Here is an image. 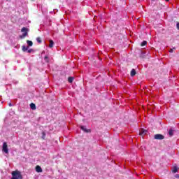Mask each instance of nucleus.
I'll list each match as a JSON object with an SVG mask.
<instances>
[{
	"label": "nucleus",
	"instance_id": "1",
	"mask_svg": "<svg viewBox=\"0 0 179 179\" xmlns=\"http://www.w3.org/2000/svg\"><path fill=\"white\" fill-rule=\"evenodd\" d=\"M12 176H13V177L11 178V179H22V178H23V177L22 176V174L20 173V171H13Z\"/></svg>",
	"mask_w": 179,
	"mask_h": 179
},
{
	"label": "nucleus",
	"instance_id": "2",
	"mask_svg": "<svg viewBox=\"0 0 179 179\" xmlns=\"http://www.w3.org/2000/svg\"><path fill=\"white\" fill-rule=\"evenodd\" d=\"M21 31L23 34L20 37V38H24V37H26L27 36V33L29 31V29H27L26 27H23V28H22Z\"/></svg>",
	"mask_w": 179,
	"mask_h": 179
},
{
	"label": "nucleus",
	"instance_id": "3",
	"mask_svg": "<svg viewBox=\"0 0 179 179\" xmlns=\"http://www.w3.org/2000/svg\"><path fill=\"white\" fill-rule=\"evenodd\" d=\"M2 152H4V153L6 154L9 153V150L8 149V143H6V142L3 143Z\"/></svg>",
	"mask_w": 179,
	"mask_h": 179
},
{
	"label": "nucleus",
	"instance_id": "4",
	"mask_svg": "<svg viewBox=\"0 0 179 179\" xmlns=\"http://www.w3.org/2000/svg\"><path fill=\"white\" fill-rule=\"evenodd\" d=\"M164 138V136L162 134H155V139L162 141Z\"/></svg>",
	"mask_w": 179,
	"mask_h": 179
},
{
	"label": "nucleus",
	"instance_id": "5",
	"mask_svg": "<svg viewBox=\"0 0 179 179\" xmlns=\"http://www.w3.org/2000/svg\"><path fill=\"white\" fill-rule=\"evenodd\" d=\"M36 171L37 173H43V169H41V166H36Z\"/></svg>",
	"mask_w": 179,
	"mask_h": 179
},
{
	"label": "nucleus",
	"instance_id": "6",
	"mask_svg": "<svg viewBox=\"0 0 179 179\" xmlns=\"http://www.w3.org/2000/svg\"><path fill=\"white\" fill-rule=\"evenodd\" d=\"M80 128L83 131H84V132H90V130H88L87 129H86L85 126H81Z\"/></svg>",
	"mask_w": 179,
	"mask_h": 179
},
{
	"label": "nucleus",
	"instance_id": "7",
	"mask_svg": "<svg viewBox=\"0 0 179 179\" xmlns=\"http://www.w3.org/2000/svg\"><path fill=\"white\" fill-rule=\"evenodd\" d=\"M131 76H135V75H136V71H135V69H132L130 73Z\"/></svg>",
	"mask_w": 179,
	"mask_h": 179
},
{
	"label": "nucleus",
	"instance_id": "8",
	"mask_svg": "<svg viewBox=\"0 0 179 179\" xmlns=\"http://www.w3.org/2000/svg\"><path fill=\"white\" fill-rule=\"evenodd\" d=\"M49 47H50V48H52V47H54V41H52V40L50 41Z\"/></svg>",
	"mask_w": 179,
	"mask_h": 179
},
{
	"label": "nucleus",
	"instance_id": "9",
	"mask_svg": "<svg viewBox=\"0 0 179 179\" xmlns=\"http://www.w3.org/2000/svg\"><path fill=\"white\" fill-rule=\"evenodd\" d=\"M29 50V46H25V45H23L22 46V51L24 52H26V51H27Z\"/></svg>",
	"mask_w": 179,
	"mask_h": 179
},
{
	"label": "nucleus",
	"instance_id": "10",
	"mask_svg": "<svg viewBox=\"0 0 179 179\" xmlns=\"http://www.w3.org/2000/svg\"><path fill=\"white\" fill-rule=\"evenodd\" d=\"M27 44H28L29 47H32L33 46V41H27Z\"/></svg>",
	"mask_w": 179,
	"mask_h": 179
},
{
	"label": "nucleus",
	"instance_id": "11",
	"mask_svg": "<svg viewBox=\"0 0 179 179\" xmlns=\"http://www.w3.org/2000/svg\"><path fill=\"white\" fill-rule=\"evenodd\" d=\"M30 108H31V110H36V104L31 103L30 104Z\"/></svg>",
	"mask_w": 179,
	"mask_h": 179
},
{
	"label": "nucleus",
	"instance_id": "12",
	"mask_svg": "<svg viewBox=\"0 0 179 179\" xmlns=\"http://www.w3.org/2000/svg\"><path fill=\"white\" fill-rule=\"evenodd\" d=\"M172 171L173 173H177L178 171V168L177 166H173Z\"/></svg>",
	"mask_w": 179,
	"mask_h": 179
},
{
	"label": "nucleus",
	"instance_id": "13",
	"mask_svg": "<svg viewBox=\"0 0 179 179\" xmlns=\"http://www.w3.org/2000/svg\"><path fill=\"white\" fill-rule=\"evenodd\" d=\"M148 44V42L146 41H144L141 43V47H144V45H146Z\"/></svg>",
	"mask_w": 179,
	"mask_h": 179
},
{
	"label": "nucleus",
	"instance_id": "14",
	"mask_svg": "<svg viewBox=\"0 0 179 179\" xmlns=\"http://www.w3.org/2000/svg\"><path fill=\"white\" fill-rule=\"evenodd\" d=\"M68 80H69V83H72V82H73V77H69L68 78Z\"/></svg>",
	"mask_w": 179,
	"mask_h": 179
},
{
	"label": "nucleus",
	"instance_id": "15",
	"mask_svg": "<svg viewBox=\"0 0 179 179\" xmlns=\"http://www.w3.org/2000/svg\"><path fill=\"white\" fill-rule=\"evenodd\" d=\"M140 135H146V131H144L143 129H142L140 131Z\"/></svg>",
	"mask_w": 179,
	"mask_h": 179
},
{
	"label": "nucleus",
	"instance_id": "16",
	"mask_svg": "<svg viewBox=\"0 0 179 179\" xmlns=\"http://www.w3.org/2000/svg\"><path fill=\"white\" fill-rule=\"evenodd\" d=\"M36 41L39 43V44L41 43H42L41 38L40 37L36 38Z\"/></svg>",
	"mask_w": 179,
	"mask_h": 179
},
{
	"label": "nucleus",
	"instance_id": "17",
	"mask_svg": "<svg viewBox=\"0 0 179 179\" xmlns=\"http://www.w3.org/2000/svg\"><path fill=\"white\" fill-rule=\"evenodd\" d=\"M170 136H173V130H169Z\"/></svg>",
	"mask_w": 179,
	"mask_h": 179
},
{
	"label": "nucleus",
	"instance_id": "18",
	"mask_svg": "<svg viewBox=\"0 0 179 179\" xmlns=\"http://www.w3.org/2000/svg\"><path fill=\"white\" fill-rule=\"evenodd\" d=\"M33 49H29V50H27V52L29 53V54H30V52H33Z\"/></svg>",
	"mask_w": 179,
	"mask_h": 179
},
{
	"label": "nucleus",
	"instance_id": "19",
	"mask_svg": "<svg viewBox=\"0 0 179 179\" xmlns=\"http://www.w3.org/2000/svg\"><path fill=\"white\" fill-rule=\"evenodd\" d=\"M43 136H42V138L43 139H45V132H43Z\"/></svg>",
	"mask_w": 179,
	"mask_h": 179
},
{
	"label": "nucleus",
	"instance_id": "20",
	"mask_svg": "<svg viewBox=\"0 0 179 179\" xmlns=\"http://www.w3.org/2000/svg\"><path fill=\"white\" fill-rule=\"evenodd\" d=\"M173 50H176V48H173V49H170L169 52L172 53Z\"/></svg>",
	"mask_w": 179,
	"mask_h": 179
},
{
	"label": "nucleus",
	"instance_id": "21",
	"mask_svg": "<svg viewBox=\"0 0 179 179\" xmlns=\"http://www.w3.org/2000/svg\"><path fill=\"white\" fill-rule=\"evenodd\" d=\"M176 27H177L178 30H179V22H177Z\"/></svg>",
	"mask_w": 179,
	"mask_h": 179
},
{
	"label": "nucleus",
	"instance_id": "22",
	"mask_svg": "<svg viewBox=\"0 0 179 179\" xmlns=\"http://www.w3.org/2000/svg\"><path fill=\"white\" fill-rule=\"evenodd\" d=\"M176 178H179V174L175 175Z\"/></svg>",
	"mask_w": 179,
	"mask_h": 179
},
{
	"label": "nucleus",
	"instance_id": "23",
	"mask_svg": "<svg viewBox=\"0 0 179 179\" xmlns=\"http://www.w3.org/2000/svg\"><path fill=\"white\" fill-rule=\"evenodd\" d=\"M9 107H12V103H8Z\"/></svg>",
	"mask_w": 179,
	"mask_h": 179
},
{
	"label": "nucleus",
	"instance_id": "24",
	"mask_svg": "<svg viewBox=\"0 0 179 179\" xmlns=\"http://www.w3.org/2000/svg\"><path fill=\"white\" fill-rule=\"evenodd\" d=\"M48 59V56H45V59Z\"/></svg>",
	"mask_w": 179,
	"mask_h": 179
},
{
	"label": "nucleus",
	"instance_id": "25",
	"mask_svg": "<svg viewBox=\"0 0 179 179\" xmlns=\"http://www.w3.org/2000/svg\"><path fill=\"white\" fill-rule=\"evenodd\" d=\"M166 2H169V0H165Z\"/></svg>",
	"mask_w": 179,
	"mask_h": 179
},
{
	"label": "nucleus",
	"instance_id": "26",
	"mask_svg": "<svg viewBox=\"0 0 179 179\" xmlns=\"http://www.w3.org/2000/svg\"><path fill=\"white\" fill-rule=\"evenodd\" d=\"M152 1H156V0H152Z\"/></svg>",
	"mask_w": 179,
	"mask_h": 179
}]
</instances>
